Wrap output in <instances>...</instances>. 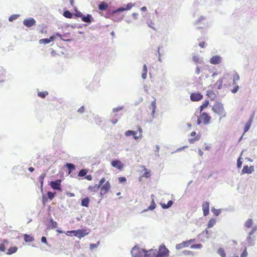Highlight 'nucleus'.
<instances>
[{"mask_svg":"<svg viewBox=\"0 0 257 257\" xmlns=\"http://www.w3.org/2000/svg\"><path fill=\"white\" fill-rule=\"evenodd\" d=\"M81 20L82 21L88 24H90L94 21L93 18L90 14H87L86 16L83 15Z\"/></svg>","mask_w":257,"mask_h":257,"instance_id":"nucleus-16","label":"nucleus"},{"mask_svg":"<svg viewBox=\"0 0 257 257\" xmlns=\"http://www.w3.org/2000/svg\"><path fill=\"white\" fill-rule=\"evenodd\" d=\"M205 20V18L203 16H201L198 20L196 21L195 22V25H198L199 23L203 20Z\"/></svg>","mask_w":257,"mask_h":257,"instance_id":"nucleus-58","label":"nucleus"},{"mask_svg":"<svg viewBox=\"0 0 257 257\" xmlns=\"http://www.w3.org/2000/svg\"><path fill=\"white\" fill-rule=\"evenodd\" d=\"M150 176V172L147 171V170H145V173L143 174V176L146 178H148Z\"/></svg>","mask_w":257,"mask_h":257,"instance_id":"nucleus-61","label":"nucleus"},{"mask_svg":"<svg viewBox=\"0 0 257 257\" xmlns=\"http://www.w3.org/2000/svg\"><path fill=\"white\" fill-rule=\"evenodd\" d=\"M8 244V241L7 240L5 239L3 240V242L0 244V251H5L6 250V244Z\"/></svg>","mask_w":257,"mask_h":257,"instance_id":"nucleus-31","label":"nucleus"},{"mask_svg":"<svg viewBox=\"0 0 257 257\" xmlns=\"http://www.w3.org/2000/svg\"><path fill=\"white\" fill-rule=\"evenodd\" d=\"M63 15L65 18L71 19L74 16V13H72L70 12L69 10H66L63 12Z\"/></svg>","mask_w":257,"mask_h":257,"instance_id":"nucleus-24","label":"nucleus"},{"mask_svg":"<svg viewBox=\"0 0 257 257\" xmlns=\"http://www.w3.org/2000/svg\"><path fill=\"white\" fill-rule=\"evenodd\" d=\"M134 6H135V4H132L131 3H130L126 5H123L125 11L130 10L133 7H134Z\"/></svg>","mask_w":257,"mask_h":257,"instance_id":"nucleus-35","label":"nucleus"},{"mask_svg":"<svg viewBox=\"0 0 257 257\" xmlns=\"http://www.w3.org/2000/svg\"><path fill=\"white\" fill-rule=\"evenodd\" d=\"M118 179L119 183H124L126 181V179L125 177H120Z\"/></svg>","mask_w":257,"mask_h":257,"instance_id":"nucleus-52","label":"nucleus"},{"mask_svg":"<svg viewBox=\"0 0 257 257\" xmlns=\"http://www.w3.org/2000/svg\"><path fill=\"white\" fill-rule=\"evenodd\" d=\"M217 84H218L217 86V89H221L222 88V79H220L218 80L217 82Z\"/></svg>","mask_w":257,"mask_h":257,"instance_id":"nucleus-51","label":"nucleus"},{"mask_svg":"<svg viewBox=\"0 0 257 257\" xmlns=\"http://www.w3.org/2000/svg\"><path fill=\"white\" fill-rule=\"evenodd\" d=\"M125 10H124V7L122 6V7H119V8H118V9H117L116 10H112L111 12H110L106 16V17H110L111 16H114L116 14L121 13V12H123Z\"/></svg>","mask_w":257,"mask_h":257,"instance_id":"nucleus-15","label":"nucleus"},{"mask_svg":"<svg viewBox=\"0 0 257 257\" xmlns=\"http://www.w3.org/2000/svg\"><path fill=\"white\" fill-rule=\"evenodd\" d=\"M202 207L203 211V215L206 216L209 213V202L207 201L204 202L202 204Z\"/></svg>","mask_w":257,"mask_h":257,"instance_id":"nucleus-14","label":"nucleus"},{"mask_svg":"<svg viewBox=\"0 0 257 257\" xmlns=\"http://www.w3.org/2000/svg\"><path fill=\"white\" fill-rule=\"evenodd\" d=\"M255 111H253L251 115L250 116L249 119L246 123L244 128V132L243 133V135H244L245 133H246L250 128L251 124L253 121Z\"/></svg>","mask_w":257,"mask_h":257,"instance_id":"nucleus-5","label":"nucleus"},{"mask_svg":"<svg viewBox=\"0 0 257 257\" xmlns=\"http://www.w3.org/2000/svg\"><path fill=\"white\" fill-rule=\"evenodd\" d=\"M144 248L138 247L137 246H135L132 249L131 251V254L134 257H143L144 251H145Z\"/></svg>","mask_w":257,"mask_h":257,"instance_id":"nucleus-3","label":"nucleus"},{"mask_svg":"<svg viewBox=\"0 0 257 257\" xmlns=\"http://www.w3.org/2000/svg\"><path fill=\"white\" fill-rule=\"evenodd\" d=\"M36 24L35 20L33 18H29L24 20L23 24L28 28H30Z\"/></svg>","mask_w":257,"mask_h":257,"instance_id":"nucleus-9","label":"nucleus"},{"mask_svg":"<svg viewBox=\"0 0 257 257\" xmlns=\"http://www.w3.org/2000/svg\"><path fill=\"white\" fill-rule=\"evenodd\" d=\"M110 188V184L108 181H107L104 185H102L101 187L100 195L103 197V195L106 193Z\"/></svg>","mask_w":257,"mask_h":257,"instance_id":"nucleus-7","label":"nucleus"},{"mask_svg":"<svg viewBox=\"0 0 257 257\" xmlns=\"http://www.w3.org/2000/svg\"><path fill=\"white\" fill-rule=\"evenodd\" d=\"M123 108H124V106H118V107L114 108L113 109L112 111H113V112H118V111H119L120 110H122Z\"/></svg>","mask_w":257,"mask_h":257,"instance_id":"nucleus-50","label":"nucleus"},{"mask_svg":"<svg viewBox=\"0 0 257 257\" xmlns=\"http://www.w3.org/2000/svg\"><path fill=\"white\" fill-rule=\"evenodd\" d=\"M202 246V244H201V243H198V244H192L191 246H190V248H196V249H199V248H201Z\"/></svg>","mask_w":257,"mask_h":257,"instance_id":"nucleus-45","label":"nucleus"},{"mask_svg":"<svg viewBox=\"0 0 257 257\" xmlns=\"http://www.w3.org/2000/svg\"><path fill=\"white\" fill-rule=\"evenodd\" d=\"M145 250L143 253L144 257H157V251L156 249H150L147 251L145 249Z\"/></svg>","mask_w":257,"mask_h":257,"instance_id":"nucleus-6","label":"nucleus"},{"mask_svg":"<svg viewBox=\"0 0 257 257\" xmlns=\"http://www.w3.org/2000/svg\"><path fill=\"white\" fill-rule=\"evenodd\" d=\"M100 186L98 184H95L94 186H89L88 188V190L92 192H96L100 188Z\"/></svg>","mask_w":257,"mask_h":257,"instance_id":"nucleus-26","label":"nucleus"},{"mask_svg":"<svg viewBox=\"0 0 257 257\" xmlns=\"http://www.w3.org/2000/svg\"><path fill=\"white\" fill-rule=\"evenodd\" d=\"M254 169L253 166L248 167V165H245L243 167L241 174H251L254 171Z\"/></svg>","mask_w":257,"mask_h":257,"instance_id":"nucleus-12","label":"nucleus"},{"mask_svg":"<svg viewBox=\"0 0 257 257\" xmlns=\"http://www.w3.org/2000/svg\"><path fill=\"white\" fill-rule=\"evenodd\" d=\"M61 180L57 179L55 181H51L50 185L55 190L61 191Z\"/></svg>","mask_w":257,"mask_h":257,"instance_id":"nucleus-4","label":"nucleus"},{"mask_svg":"<svg viewBox=\"0 0 257 257\" xmlns=\"http://www.w3.org/2000/svg\"><path fill=\"white\" fill-rule=\"evenodd\" d=\"M169 250L164 244H162L157 251V257H167L169 255Z\"/></svg>","mask_w":257,"mask_h":257,"instance_id":"nucleus-2","label":"nucleus"},{"mask_svg":"<svg viewBox=\"0 0 257 257\" xmlns=\"http://www.w3.org/2000/svg\"><path fill=\"white\" fill-rule=\"evenodd\" d=\"M217 253L221 255L222 257H225V253L224 252V250L223 248L220 247L218 248L217 250Z\"/></svg>","mask_w":257,"mask_h":257,"instance_id":"nucleus-40","label":"nucleus"},{"mask_svg":"<svg viewBox=\"0 0 257 257\" xmlns=\"http://www.w3.org/2000/svg\"><path fill=\"white\" fill-rule=\"evenodd\" d=\"M24 240L26 242H31L34 240V237L30 236V235L25 234L24 235Z\"/></svg>","mask_w":257,"mask_h":257,"instance_id":"nucleus-27","label":"nucleus"},{"mask_svg":"<svg viewBox=\"0 0 257 257\" xmlns=\"http://www.w3.org/2000/svg\"><path fill=\"white\" fill-rule=\"evenodd\" d=\"M153 197H154V195H151V197L152 198V201H151V205L148 207L147 209L144 210L143 212H146V211H147L148 210H153L156 208V205L155 204V201H154V199L153 198Z\"/></svg>","mask_w":257,"mask_h":257,"instance_id":"nucleus-22","label":"nucleus"},{"mask_svg":"<svg viewBox=\"0 0 257 257\" xmlns=\"http://www.w3.org/2000/svg\"><path fill=\"white\" fill-rule=\"evenodd\" d=\"M50 43V41L49 40L48 38H44L39 40L40 44H47Z\"/></svg>","mask_w":257,"mask_h":257,"instance_id":"nucleus-42","label":"nucleus"},{"mask_svg":"<svg viewBox=\"0 0 257 257\" xmlns=\"http://www.w3.org/2000/svg\"><path fill=\"white\" fill-rule=\"evenodd\" d=\"M85 111V107L84 106H81L77 110V111L80 114H82L84 113Z\"/></svg>","mask_w":257,"mask_h":257,"instance_id":"nucleus-56","label":"nucleus"},{"mask_svg":"<svg viewBox=\"0 0 257 257\" xmlns=\"http://www.w3.org/2000/svg\"><path fill=\"white\" fill-rule=\"evenodd\" d=\"M19 16V15H13L9 17V21L10 22H13L14 20L18 19Z\"/></svg>","mask_w":257,"mask_h":257,"instance_id":"nucleus-46","label":"nucleus"},{"mask_svg":"<svg viewBox=\"0 0 257 257\" xmlns=\"http://www.w3.org/2000/svg\"><path fill=\"white\" fill-rule=\"evenodd\" d=\"M173 203V201H172V200H169V201L168 202L167 204H167V205L168 207V208H170V207H171V206H172V205Z\"/></svg>","mask_w":257,"mask_h":257,"instance_id":"nucleus-64","label":"nucleus"},{"mask_svg":"<svg viewBox=\"0 0 257 257\" xmlns=\"http://www.w3.org/2000/svg\"><path fill=\"white\" fill-rule=\"evenodd\" d=\"M45 177H46V174L43 173L39 177V181L41 184L40 187H41V191H43L44 180V178Z\"/></svg>","mask_w":257,"mask_h":257,"instance_id":"nucleus-25","label":"nucleus"},{"mask_svg":"<svg viewBox=\"0 0 257 257\" xmlns=\"http://www.w3.org/2000/svg\"><path fill=\"white\" fill-rule=\"evenodd\" d=\"M200 139V136H196L194 138H191L189 140V142L191 143V144H193L196 141H197L198 140H199Z\"/></svg>","mask_w":257,"mask_h":257,"instance_id":"nucleus-44","label":"nucleus"},{"mask_svg":"<svg viewBox=\"0 0 257 257\" xmlns=\"http://www.w3.org/2000/svg\"><path fill=\"white\" fill-rule=\"evenodd\" d=\"M200 58L197 56H194L193 57V61L195 62L196 64L199 63Z\"/></svg>","mask_w":257,"mask_h":257,"instance_id":"nucleus-54","label":"nucleus"},{"mask_svg":"<svg viewBox=\"0 0 257 257\" xmlns=\"http://www.w3.org/2000/svg\"><path fill=\"white\" fill-rule=\"evenodd\" d=\"M99 243H100V242H99V241H98L96 243H91L90 244V249L91 250H92L94 248L97 247V246L99 244Z\"/></svg>","mask_w":257,"mask_h":257,"instance_id":"nucleus-47","label":"nucleus"},{"mask_svg":"<svg viewBox=\"0 0 257 257\" xmlns=\"http://www.w3.org/2000/svg\"><path fill=\"white\" fill-rule=\"evenodd\" d=\"M48 94V92L47 91L44 92H38V95L42 98H44L46 97V95Z\"/></svg>","mask_w":257,"mask_h":257,"instance_id":"nucleus-41","label":"nucleus"},{"mask_svg":"<svg viewBox=\"0 0 257 257\" xmlns=\"http://www.w3.org/2000/svg\"><path fill=\"white\" fill-rule=\"evenodd\" d=\"M65 167L68 169V174L69 175H70L76 169L75 165L70 163H66L65 164Z\"/></svg>","mask_w":257,"mask_h":257,"instance_id":"nucleus-17","label":"nucleus"},{"mask_svg":"<svg viewBox=\"0 0 257 257\" xmlns=\"http://www.w3.org/2000/svg\"><path fill=\"white\" fill-rule=\"evenodd\" d=\"M189 246V245L188 244V242L187 241V240H186V241H183V242H182L180 243L177 244L176 245L175 247L177 250H179L184 247H188Z\"/></svg>","mask_w":257,"mask_h":257,"instance_id":"nucleus-21","label":"nucleus"},{"mask_svg":"<svg viewBox=\"0 0 257 257\" xmlns=\"http://www.w3.org/2000/svg\"><path fill=\"white\" fill-rule=\"evenodd\" d=\"M212 110L214 112L217 113L220 116H222V117L224 116L225 115L223 104L220 102H215L212 108Z\"/></svg>","mask_w":257,"mask_h":257,"instance_id":"nucleus-1","label":"nucleus"},{"mask_svg":"<svg viewBox=\"0 0 257 257\" xmlns=\"http://www.w3.org/2000/svg\"><path fill=\"white\" fill-rule=\"evenodd\" d=\"M108 8V5L104 1L101 2L98 6V8L100 11H104Z\"/></svg>","mask_w":257,"mask_h":257,"instance_id":"nucleus-20","label":"nucleus"},{"mask_svg":"<svg viewBox=\"0 0 257 257\" xmlns=\"http://www.w3.org/2000/svg\"><path fill=\"white\" fill-rule=\"evenodd\" d=\"M203 98V95L200 92L192 93L190 95V99L192 101H198Z\"/></svg>","mask_w":257,"mask_h":257,"instance_id":"nucleus-8","label":"nucleus"},{"mask_svg":"<svg viewBox=\"0 0 257 257\" xmlns=\"http://www.w3.org/2000/svg\"><path fill=\"white\" fill-rule=\"evenodd\" d=\"M47 225L48 228L55 229L57 227L58 224L56 221H54L53 218H51L48 221Z\"/></svg>","mask_w":257,"mask_h":257,"instance_id":"nucleus-18","label":"nucleus"},{"mask_svg":"<svg viewBox=\"0 0 257 257\" xmlns=\"http://www.w3.org/2000/svg\"><path fill=\"white\" fill-rule=\"evenodd\" d=\"M222 58L219 55H215L212 57L210 60V63L213 65H217L221 63Z\"/></svg>","mask_w":257,"mask_h":257,"instance_id":"nucleus-13","label":"nucleus"},{"mask_svg":"<svg viewBox=\"0 0 257 257\" xmlns=\"http://www.w3.org/2000/svg\"><path fill=\"white\" fill-rule=\"evenodd\" d=\"M209 104V101L208 100H205V101L203 103V104L200 106V112L201 113L203 110L206 108Z\"/></svg>","mask_w":257,"mask_h":257,"instance_id":"nucleus-30","label":"nucleus"},{"mask_svg":"<svg viewBox=\"0 0 257 257\" xmlns=\"http://www.w3.org/2000/svg\"><path fill=\"white\" fill-rule=\"evenodd\" d=\"M72 232L73 233L74 235L78 237L79 238H81L84 237L85 235L88 234V232H86L85 230H73Z\"/></svg>","mask_w":257,"mask_h":257,"instance_id":"nucleus-10","label":"nucleus"},{"mask_svg":"<svg viewBox=\"0 0 257 257\" xmlns=\"http://www.w3.org/2000/svg\"><path fill=\"white\" fill-rule=\"evenodd\" d=\"M137 133L135 131L132 130L126 131L125 133V135L127 137L132 136L133 135H137Z\"/></svg>","mask_w":257,"mask_h":257,"instance_id":"nucleus-38","label":"nucleus"},{"mask_svg":"<svg viewBox=\"0 0 257 257\" xmlns=\"http://www.w3.org/2000/svg\"><path fill=\"white\" fill-rule=\"evenodd\" d=\"M151 105L153 107V108H156V100H153L152 101Z\"/></svg>","mask_w":257,"mask_h":257,"instance_id":"nucleus-62","label":"nucleus"},{"mask_svg":"<svg viewBox=\"0 0 257 257\" xmlns=\"http://www.w3.org/2000/svg\"><path fill=\"white\" fill-rule=\"evenodd\" d=\"M88 171L86 169H82L79 171L78 176L79 177H84L86 175Z\"/></svg>","mask_w":257,"mask_h":257,"instance_id":"nucleus-34","label":"nucleus"},{"mask_svg":"<svg viewBox=\"0 0 257 257\" xmlns=\"http://www.w3.org/2000/svg\"><path fill=\"white\" fill-rule=\"evenodd\" d=\"M105 182V179L104 178H102L99 182L98 185L101 187L103 184Z\"/></svg>","mask_w":257,"mask_h":257,"instance_id":"nucleus-60","label":"nucleus"},{"mask_svg":"<svg viewBox=\"0 0 257 257\" xmlns=\"http://www.w3.org/2000/svg\"><path fill=\"white\" fill-rule=\"evenodd\" d=\"M252 223H253V221H252V219H248L245 222L244 225L245 227H246L247 228H250L252 226Z\"/></svg>","mask_w":257,"mask_h":257,"instance_id":"nucleus-36","label":"nucleus"},{"mask_svg":"<svg viewBox=\"0 0 257 257\" xmlns=\"http://www.w3.org/2000/svg\"><path fill=\"white\" fill-rule=\"evenodd\" d=\"M254 237H251V236H249L247 237L246 240L247 241L249 245H253L254 244Z\"/></svg>","mask_w":257,"mask_h":257,"instance_id":"nucleus-29","label":"nucleus"},{"mask_svg":"<svg viewBox=\"0 0 257 257\" xmlns=\"http://www.w3.org/2000/svg\"><path fill=\"white\" fill-rule=\"evenodd\" d=\"M239 79V76L237 73H235V74L233 76V85L236 84V81H238Z\"/></svg>","mask_w":257,"mask_h":257,"instance_id":"nucleus-43","label":"nucleus"},{"mask_svg":"<svg viewBox=\"0 0 257 257\" xmlns=\"http://www.w3.org/2000/svg\"><path fill=\"white\" fill-rule=\"evenodd\" d=\"M18 250V247L16 246H13L11 248H10L8 251L7 252V254H12L15 252H16Z\"/></svg>","mask_w":257,"mask_h":257,"instance_id":"nucleus-33","label":"nucleus"},{"mask_svg":"<svg viewBox=\"0 0 257 257\" xmlns=\"http://www.w3.org/2000/svg\"><path fill=\"white\" fill-rule=\"evenodd\" d=\"M41 241L42 243H44L46 244V245H48L49 246H50V245H49V244L47 241V238L45 236H42L41 237Z\"/></svg>","mask_w":257,"mask_h":257,"instance_id":"nucleus-53","label":"nucleus"},{"mask_svg":"<svg viewBox=\"0 0 257 257\" xmlns=\"http://www.w3.org/2000/svg\"><path fill=\"white\" fill-rule=\"evenodd\" d=\"M239 89V86L238 85H235L234 88L231 90V92L233 93H236Z\"/></svg>","mask_w":257,"mask_h":257,"instance_id":"nucleus-57","label":"nucleus"},{"mask_svg":"<svg viewBox=\"0 0 257 257\" xmlns=\"http://www.w3.org/2000/svg\"><path fill=\"white\" fill-rule=\"evenodd\" d=\"M156 150L155 152V155L157 156V157H159V149H160V146L158 145H157L156 146Z\"/></svg>","mask_w":257,"mask_h":257,"instance_id":"nucleus-55","label":"nucleus"},{"mask_svg":"<svg viewBox=\"0 0 257 257\" xmlns=\"http://www.w3.org/2000/svg\"><path fill=\"white\" fill-rule=\"evenodd\" d=\"M211 211L215 216H218L221 213V209H217L215 208H212Z\"/></svg>","mask_w":257,"mask_h":257,"instance_id":"nucleus-39","label":"nucleus"},{"mask_svg":"<svg viewBox=\"0 0 257 257\" xmlns=\"http://www.w3.org/2000/svg\"><path fill=\"white\" fill-rule=\"evenodd\" d=\"M243 153V151H242V152L241 153V154L240 155L239 157L238 158V159L237 160V168L238 169H240L242 166V161L241 160L242 159V158H241V156L242 155Z\"/></svg>","mask_w":257,"mask_h":257,"instance_id":"nucleus-28","label":"nucleus"},{"mask_svg":"<svg viewBox=\"0 0 257 257\" xmlns=\"http://www.w3.org/2000/svg\"><path fill=\"white\" fill-rule=\"evenodd\" d=\"M89 202V198L88 197H85L81 200V205L82 206L87 207H88Z\"/></svg>","mask_w":257,"mask_h":257,"instance_id":"nucleus-23","label":"nucleus"},{"mask_svg":"<svg viewBox=\"0 0 257 257\" xmlns=\"http://www.w3.org/2000/svg\"><path fill=\"white\" fill-rule=\"evenodd\" d=\"M74 16H75L76 18H81V19L83 16V14L80 11H76V12L74 13Z\"/></svg>","mask_w":257,"mask_h":257,"instance_id":"nucleus-49","label":"nucleus"},{"mask_svg":"<svg viewBox=\"0 0 257 257\" xmlns=\"http://www.w3.org/2000/svg\"><path fill=\"white\" fill-rule=\"evenodd\" d=\"M247 255V252L246 249H245L243 251V252L241 253V254L240 255V257H246Z\"/></svg>","mask_w":257,"mask_h":257,"instance_id":"nucleus-59","label":"nucleus"},{"mask_svg":"<svg viewBox=\"0 0 257 257\" xmlns=\"http://www.w3.org/2000/svg\"><path fill=\"white\" fill-rule=\"evenodd\" d=\"M47 197L50 200H52L55 196L56 193L51 191H48L47 193Z\"/></svg>","mask_w":257,"mask_h":257,"instance_id":"nucleus-37","label":"nucleus"},{"mask_svg":"<svg viewBox=\"0 0 257 257\" xmlns=\"http://www.w3.org/2000/svg\"><path fill=\"white\" fill-rule=\"evenodd\" d=\"M139 14L136 13H134L132 14V16L134 19H137L138 18Z\"/></svg>","mask_w":257,"mask_h":257,"instance_id":"nucleus-63","label":"nucleus"},{"mask_svg":"<svg viewBox=\"0 0 257 257\" xmlns=\"http://www.w3.org/2000/svg\"><path fill=\"white\" fill-rule=\"evenodd\" d=\"M111 166L117 169L120 170L123 167V164L119 160L115 159L113 160L111 163Z\"/></svg>","mask_w":257,"mask_h":257,"instance_id":"nucleus-11","label":"nucleus"},{"mask_svg":"<svg viewBox=\"0 0 257 257\" xmlns=\"http://www.w3.org/2000/svg\"><path fill=\"white\" fill-rule=\"evenodd\" d=\"M216 222V221L215 219L211 218L208 223L207 227L208 228L212 227L215 224Z\"/></svg>","mask_w":257,"mask_h":257,"instance_id":"nucleus-32","label":"nucleus"},{"mask_svg":"<svg viewBox=\"0 0 257 257\" xmlns=\"http://www.w3.org/2000/svg\"><path fill=\"white\" fill-rule=\"evenodd\" d=\"M201 117L203 119L204 124L209 123L211 118L210 116L206 112H203Z\"/></svg>","mask_w":257,"mask_h":257,"instance_id":"nucleus-19","label":"nucleus"},{"mask_svg":"<svg viewBox=\"0 0 257 257\" xmlns=\"http://www.w3.org/2000/svg\"><path fill=\"white\" fill-rule=\"evenodd\" d=\"M182 253H183L185 255H193V252L190 250H183L182 251Z\"/></svg>","mask_w":257,"mask_h":257,"instance_id":"nucleus-48","label":"nucleus"}]
</instances>
